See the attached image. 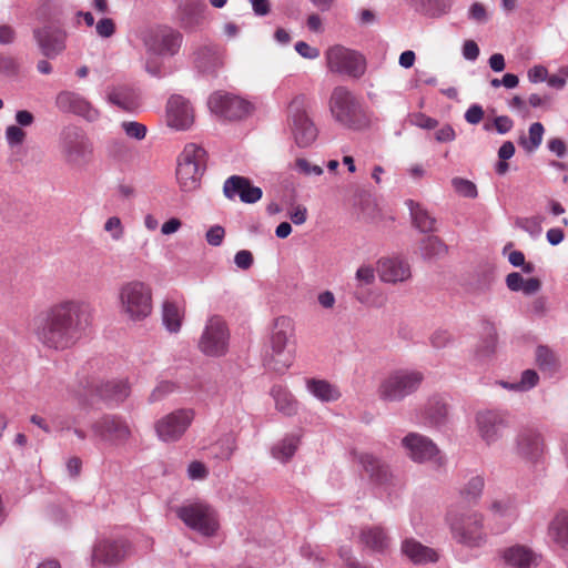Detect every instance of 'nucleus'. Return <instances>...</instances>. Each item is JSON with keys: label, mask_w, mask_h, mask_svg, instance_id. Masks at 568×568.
Listing matches in <instances>:
<instances>
[{"label": "nucleus", "mask_w": 568, "mask_h": 568, "mask_svg": "<svg viewBox=\"0 0 568 568\" xmlns=\"http://www.w3.org/2000/svg\"><path fill=\"white\" fill-rule=\"evenodd\" d=\"M143 43L154 54L174 55L181 47L182 34L170 27L158 26L145 31Z\"/></svg>", "instance_id": "obj_15"}, {"label": "nucleus", "mask_w": 568, "mask_h": 568, "mask_svg": "<svg viewBox=\"0 0 568 568\" xmlns=\"http://www.w3.org/2000/svg\"><path fill=\"white\" fill-rule=\"evenodd\" d=\"M230 332L225 321L217 315L210 317L199 342V347L207 356H222L227 352Z\"/></svg>", "instance_id": "obj_14"}, {"label": "nucleus", "mask_w": 568, "mask_h": 568, "mask_svg": "<svg viewBox=\"0 0 568 568\" xmlns=\"http://www.w3.org/2000/svg\"><path fill=\"white\" fill-rule=\"evenodd\" d=\"M338 556L344 561L345 568H368L361 565L353 556L352 549L347 546H342L338 549Z\"/></svg>", "instance_id": "obj_60"}, {"label": "nucleus", "mask_w": 568, "mask_h": 568, "mask_svg": "<svg viewBox=\"0 0 568 568\" xmlns=\"http://www.w3.org/2000/svg\"><path fill=\"white\" fill-rule=\"evenodd\" d=\"M6 141L11 149L19 148L23 144L27 133L18 125H9L4 132Z\"/></svg>", "instance_id": "obj_51"}, {"label": "nucleus", "mask_w": 568, "mask_h": 568, "mask_svg": "<svg viewBox=\"0 0 568 568\" xmlns=\"http://www.w3.org/2000/svg\"><path fill=\"white\" fill-rule=\"evenodd\" d=\"M183 318L182 307L172 301H165L162 306V321L166 329L171 333H178L181 328Z\"/></svg>", "instance_id": "obj_42"}, {"label": "nucleus", "mask_w": 568, "mask_h": 568, "mask_svg": "<svg viewBox=\"0 0 568 568\" xmlns=\"http://www.w3.org/2000/svg\"><path fill=\"white\" fill-rule=\"evenodd\" d=\"M416 11L427 17H440L447 13L452 7L450 0H410Z\"/></svg>", "instance_id": "obj_41"}, {"label": "nucleus", "mask_w": 568, "mask_h": 568, "mask_svg": "<svg viewBox=\"0 0 568 568\" xmlns=\"http://www.w3.org/2000/svg\"><path fill=\"white\" fill-rule=\"evenodd\" d=\"M545 452L542 436L534 429H524L516 437V453L523 459L537 464Z\"/></svg>", "instance_id": "obj_24"}, {"label": "nucleus", "mask_w": 568, "mask_h": 568, "mask_svg": "<svg viewBox=\"0 0 568 568\" xmlns=\"http://www.w3.org/2000/svg\"><path fill=\"white\" fill-rule=\"evenodd\" d=\"M95 30L99 37L110 38L115 32V24L111 18H102L95 24Z\"/></svg>", "instance_id": "obj_57"}, {"label": "nucleus", "mask_w": 568, "mask_h": 568, "mask_svg": "<svg viewBox=\"0 0 568 568\" xmlns=\"http://www.w3.org/2000/svg\"><path fill=\"white\" fill-rule=\"evenodd\" d=\"M130 552V544L126 539H101L92 549V562L113 566L123 560Z\"/></svg>", "instance_id": "obj_20"}, {"label": "nucleus", "mask_w": 568, "mask_h": 568, "mask_svg": "<svg viewBox=\"0 0 568 568\" xmlns=\"http://www.w3.org/2000/svg\"><path fill=\"white\" fill-rule=\"evenodd\" d=\"M328 106L334 121L344 129L365 131L372 125V116L361 99L344 85L333 89Z\"/></svg>", "instance_id": "obj_2"}, {"label": "nucleus", "mask_w": 568, "mask_h": 568, "mask_svg": "<svg viewBox=\"0 0 568 568\" xmlns=\"http://www.w3.org/2000/svg\"><path fill=\"white\" fill-rule=\"evenodd\" d=\"M402 446L406 455L417 464L432 463L436 468L446 465V457L438 446L427 436L419 433H408L402 439Z\"/></svg>", "instance_id": "obj_12"}, {"label": "nucleus", "mask_w": 568, "mask_h": 568, "mask_svg": "<svg viewBox=\"0 0 568 568\" xmlns=\"http://www.w3.org/2000/svg\"><path fill=\"white\" fill-rule=\"evenodd\" d=\"M176 515L189 528L205 537L214 536L219 528L215 510L203 503L181 506Z\"/></svg>", "instance_id": "obj_13"}, {"label": "nucleus", "mask_w": 568, "mask_h": 568, "mask_svg": "<svg viewBox=\"0 0 568 568\" xmlns=\"http://www.w3.org/2000/svg\"><path fill=\"white\" fill-rule=\"evenodd\" d=\"M516 225L529 233L532 237H537L541 233L540 221L537 217L518 219Z\"/></svg>", "instance_id": "obj_56"}, {"label": "nucleus", "mask_w": 568, "mask_h": 568, "mask_svg": "<svg viewBox=\"0 0 568 568\" xmlns=\"http://www.w3.org/2000/svg\"><path fill=\"white\" fill-rule=\"evenodd\" d=\"M295 51L303 58L314 60L320 57V50L317 48L311 47L308 43L304 41H298L295 43Z\"/></svg>", "instance_id": "obj_61"}, {"label": "nucleus", "mask_w": 568, "mask_h": 568, "mask_svg": "<svg viewBox=\"0 0 568 568\" xmlns=\"http://www.w3.org/2000/svg\"><path fill=\"white\" fill-rule=\"evenodd\" d=\"M481 334L483 336L475 351V355L479 361L489 358L495 353L497 346V331L493 323L483 321Z\"/></svg>", "instance_id": "obj_33"}, {"label": "nucleus", "mask_w": 568, "mask_h": 568, "mask_svg": "<svg viewBox=\"0 0 568 568\" xmlns=\"http://www.w3.org/2000/svg\"><path fill=\"white\" fill-rule=\"evenodd\" d=\"M547 537L557 548L568 551V509L557 511L550 519Z\"/></svg>", "instance_id": "obj_27"}, {"label": "nucleus", "mask_w": 568, "mask_h": 568, "mask_svg": "<svg viewBox=\"0 0 568 568\" xmlns=\"http://www.w3.org/2000/svg\"><path fill=\"white\" fill-rule=\"evenodd\" d=\"M104 231L110 233L113 241H120L124 235V227L118 216H111L105 221Z\"/></svg>", "instance_id": "obj_55"}, {"label": "nucleus", "mask_w": 568, "mask_h": 568, "mask_svg": "<svg viewBox=\"0 0 568 568\" xmlns=\"http://www.w3.org/2000/svg\"><path fill=\"white\" fill-rule=\"evenodd\" d=\"M453 539L467 547L480 548L487 542L483 516L477 511L452 507L446 515Z\"/></svg>", "instance_id": "obj_3"}, {"label": "nucleus", "mask_w": 568, "mask_h": 568, "mask_svg": "<svg viewBox=\"0 0 568 568\" xmlns=\"http://www.w3.org/2000/svg\"><path fill=\"white\" fill-rule=\"evenodd\" d=\"M406 205L409 210L413 223L416 229L423 233L435 231L436 220L422 207V205L413 200H407Z\"/></svg>", "instance_id": "obj_36"}, {"label": "nucleus", "mask_w": 568, "mask_h": 568, "mask_svg": "<svg viewBox=\"0 0 568 568\" xmlns=\"http://www.w3.org/2000/svg\"><path fill=\"white\" fill-rule=\"evenodd\" d=\"M545 133L544 125L540 122L530 124L528 134L529 136H520L519 144L529 153L536 151L541 142Z\"/></svg>", "instance_id": "obj_44"}, {"label": "nucleus", "mask_w": 568, "mask_h": 568, "mask_svg": "<svg viewBox=\"0 0 568 568\" xmlns=\"http://www.w3.org/2000/svg\"><path fill=\"white\" fill-rule=\"evenodd\" d=\"M306 388L321 402H335L341 397L338 388L325 379L310 378L306 381Z\"/></svg>", "instance_id": "obj_35"}, {"label": "nucleus", "mask_w": 568, "mask_h": 568, "mask_svg": "<svg viewBox=\"0 0 568 568\" xmlns=\"http://www.w3.org/2000/svg\"><path fill=\"white\" fill-rule=\"evenodd\" d=\"M298 444L300 436L288 434L272 447V456L281 463H286L294 456Z\"/></svg>", "instance_id": "obj_40"}, {"label": "nucleus", "mask_w": 568, "mask_h": 568, "mask_svg": "<svg viewBox=\"0 0 568 568\" xmlns=\"http://www.w3.org/2000/svg\"><path fill=\"white\" fill-rule=\"evenodd\" d=\"M122 129L129 138L135 140H143L146 135V126L135 121H125L122 123Z\"/></svg>", "instance_id": "obj_54"}, {"label": "nucleus", "mask_w": 568, "mask_h": 568, "mask_svg": "<svg viewBox=\"0 0 568 568\" xmlns=\"http://www.w3.org/2000/svg\"><path fill=\"white\" fill-rule=\"evenodd\" d=\"M254 258L250 251L241 250L234 256L235 265L241 270H248L253 265Z\"/></svg>", "instance_id": "obj_64"}, {"label": "nucleus", "mask_w": 568, "mask_h": 568, "mask_svg": "<svg viewBox=\"0 0 568 568\" xmlns=\"http://www.w3.org/2000/svg\"><path fill=\"white\" fill-rule=\"evenodd\" d=\"M271 395L274 398L275 407L280 413L286 416H293L296 414L297 402L285 387L281 385L273 386Z\"/></svg>", "instance_id": "obj_37"}, {"label": "nucleus", "mask_w": 568, "mask_h": 568, "mask_svg": "<svg viewBox=\"0 0 568 568\" xmlns=\"http://www.w3.org/2000/svg\"><path fill=\"white\" fill-rule=\"evenodd\" d=\"M536 363L542 372H555L558 367V361L555 353L545 345H539L536 348Z\"/></svg>", "instance_id": "obj_46"}, {"label": "nucleus", "mask_w": 568, "mask_h": 568, "mask_svg": "<svg viewBox=\"0 0 568 568\" xmlns=\"http://www.w3.org/2000/svg\"><path fill=\"white\" fill-rule=\"evenodd\" d=\"M327 68L331 72L359 79L366 71V59L356 50L344 45H333L325 52Z\"/></svg>", "instance_id": "obj_10"}, {"label": "nucleus", "mask_w": 568, "mask_h": 568, "mask_svg": "<svg viewBox=\"0 0 568 568\" xmlns=\"http://www.w3.org/2000/svg\"><path fill=\"white\" fill-rule=\"evenodd\" d=\"M464 118L469 124H478L484 118L483 106L479 104H471L465 112Z\"/></svg>", "instance_id": "obj_63"}, {"label": "nucleus", "mask_w": 568, "mask_h": 568, "mask_svg": "<svg viewBox=\"0 0 568 568\" xmlns=\"http://www.w3.org/2000/svg\"><path fill=\"white\" fill-rule=\"evenodd\" d=\"M493 514L499 518L506 519V525L509 526L510 519L514 516V508L508 500H495L490 505Z\"/></svg>", "instance_id": "obj_52"}, {"label": "nucleus", "mask_w": 568, "mask_h": 568, "mask_svg": "<svg viewBox=\"0 0 568 568\" xmlns=\"http://www.w3.org/2000/svg\"><path fill=\"white\" fill-rule=\"evenodd\" d=\"M174 389V384L171 382H161L156 385V387L152 390L150 395V402H159L164 398L166 395L172 393Z\"/></svg>", "instance_id": "obj_59"}, {"label": "nucleus", "mask_w": 568, "mask_h": 568, "mask_svg": "<svg viewBox=\"0 0 568 568\" xmlns=\"http://www.w3.org/2000/svg\"><path fill=\"white\" fill-rule=\"evenodd\" d=\"M427 414L433 423L439 424L446 417L447 407L440 400L434 399L428 403Z\"/></svg>", "instance_id": "obj_53"}, {"label": "nucleus", "mask_w": 568, "mask_h": 568, "mask_svg": "<svg viewBox=\"0 0 568 568\" xmlns=\"http://www.w3.org/2000/svg\"><path fill=\"white\" fill-rule=\"evenodd\" d=\"M194 418L192 409L174 410L155 423V432L160 440L172 443L179 440Z\"/></svg>", "instance_id": "obj_17"}, {"label": "nucleus", "mask_w": 568, "mask_h": 568, "mask_svg": "<svg viewBox=\"0 0 568 568\" xmlns=\"http://www.w3.org/2000/svg\"><path fill=\"white\" fill-rule=\"evenodd\" d=\"M91 305L79 298H64L34 316L32 331L47 349L62 352L84 338L92 325Z\"/></svg>", "instance_id": "obj_1"}, {"label": "nucleus", "mask_w": 568, "mask_h": 568, "mask_svg": "<svg viewBox=\"0 0 568 568\" xmlns=\"http://www.w3.org/2000/svg\"><path fill=\"white\" fill-rule=\"evenodd\" d=\"M225 230L221 225L211 226L205 234L207 243L212 246H220L223 242Z\"/></svg>", "instance_id": "obj_58"}, {"label": "nucleus", "mask_w": 568, "mask_h": 568, "mask_svg": "<svg viewBox=\"0 0 568 568\" xmlns=\"http://www.w3.org/2000/svg\"><path fill=\"white\" fill-rule=\"evenodd\" d=\"M355 280L357 282L355 297L361 302L365 303L366 297L362 293V287L365 285H371L375 282V270L371 265H362L357 268L355 274Z\"/></svg>", "instance_id": "obj_45"}, {"label": "nucleus", "mask_w": 568, "mask_h": 568, "mask_svg": "<svg viewBox=\"0 0 568 568\" xmlns=\"http://www.w3.org/2000/svg\"><path fill=\"white\" fill-rule=\"evenodd\" d=\"M293 332L294 326L290 317L280 316L275 320L271 336L272 353L265 363L270 369L276 373H284L292 366L294 353L287 348V343Z\"/></svg>", "instance_id": "obj_7"}, {"label": "nucleus", "mask_w": 568, "mask_h": 568, "mask_svg": "<svg viewBox=\"0 0 568 568\" xmlns=\"http://www.w3.org/2000/svg\"><path fill=\"white\" fill-rule=\"evenodd\" d=\"M539 381V376L536 371L534 369H526L521 373L520 381L517 383H503V386L513 389V390H519V392H527L531 388H534Z\"/></svg>", "instance_id": "obj_48"}, {"label": "nucleus", "mask_w": 568, "mask_h": 568, "mask_svg": "<svg viewBox=\"0 0 568 568\" xmlns=\"http://www.w3.org/2000/svg\"><path fill=\"white\" fill-rule=\"evenodd\" d=\"M484 486V478L479 475H474L460 489V497L467 504H476L479 497L481 496Z\"/></svg>", "instance_id": "obj_43"}, {"label": "nucleus", "mask_w": 568, "mask_h": 568, "mask_svg": "<svg viewBox=\"0 0 568 568\" xmlns=\"http://www.w3.org/2000/svg\"><path fill=\"white\" fill-rule=\"evenodd\" d=\"M308 108L310 101L305 94L294 97L288 104V124L300 148L310 146L317 138V129L308 115Z\"/></svg>", "instance_id": "obj_9"}, {"label": "nucleus", "mask_w": 568, "mask_h": 568, "mask_svg": "<svg viewBox=\"0 0 568 568\" xmlns=\"http://www.w3.org/2000/svg\"><path fill=\"white\" fill-rule=\"evenodd\" d=\"M168 123L178 130H186L193 123V109L182 95H172L166 105Z\"/></svg>", "instance_id": "obj_25"}, {"label": "nucleus", "mask_w": 568, "mask_h": 568, "mask_svg": "<svg viewBox=\"0 0 568 568\" xmlns=\"http://www.w3.org/2000/svg\"><path fill=\"white\" fill-rule=\"evenodd\" d=\"M501 557L505 564L513 568H531V566L537 565L538 560L537 554L523 545L506 548Z\"/></svg>", "instance_id": "obj_28"}, {"label": "nucleus", "mask_w": 568, "mask_h": 568, "mask_svg": "<svg viewBox=\"0 0 568 568\" xmlns=\"http://www.w3.org/2000/svg\"><path fill=\"white\" fill-rule=\"evenodd\" d=\"M365 471L377 484H385L390 476L388 466L372 454H361L358 457Z\"/></svg>", "instance_id": "obj_34"}, {"label": "nucleus", "mask_w": 568, "mask_h": 568, "mask_svg": "<svg viewBox=\"0 0 568 568\" xmlns=\"http://www.w3.org/2000/svg\"><path fill=\"white\" fill-rule=\"evenodd\" d=\"M206 4L201 0H182L179 6V19L185 29H193L204 19Z\"/></svg>", "instance_id": "obj_29"}, {"label": "nucleus", "mask_w": 568, "mask_h": 568, "mask_svg": "<svg viewBox=\"0 0 568 568\" xmlns=\"http://www.w3.org/2000/svg\"><path fill=\"white\" fill-rule=\"evenodd\" d=\"M81 389H73L70 393L79 399L85 398L89 395H97L101 399L120 404L130 395V386L126 381H108L104 383H97L95 381H87Z\"/></svg>", "instance_id": "obj_16"}, {"label": "nucleus", "mask_w": 568, "mask_h": 568, "mask_svg": "<svg viewBox=\"0 0 568 568\" xmlns=\"http://www.w3.org/2000/svg\"><path fill=\"white\" fill-rule=\"evenodd\" d=\"M547 148L549 152H551L559 159L565 158L568 152L565 141L559 138H552L548 140Z\"/></svg>", "instance_id": "obj_62"}, {"label": "nucleus", "mask_w": 568, "mask_h": 568, "mask_svg": "<svg viewBox=\"0 0 568 568\" xmlns=\"http://www.w3.org/2000/svg\"><path fill=\"white\" fill-rule=\"evenodd\" d=\"M59 150L65 163L83 168L92 159L93 143L82 128L69 124L59 133Z\"/></svg>", "instance_id": "obj_6"}, {"label": "nucleus", "mask_w": 568, "mask_h": 568, "mask_svg": "<svg viewBox=\"0 0 568 568\" xmlns=\"http://www.w3.org/2000/svg\"><path fill=\"white\" fill-rule=\"evenodd\" d=\"M207 105L211 112L227 120H240L251 111L250 102L234 94L220 91L210 95Z\"/></svg>", "instance_id": "obj_18"}, {"label": "nucleus", "mask_w": 568, "mask_h": 568, "mask_svg": "<svg viewBox=\"0 0 568 568\" xmlns=\"http://www.w3.org/2000/svg\"><path fill=\"white\" fill-rule=\"evenodd\" d=\"M223 194L227 200H235L236 196L243 203L253 204L262 199L263 191L254 186L248 178L232 175L224 181Z\"/></svg>", "instance_id": "obj_23"}, {"label": "nucleus", "mask_w": 568, "mask_h": 568, "mask_svg": "<svg viewBox=\"0 0 568 568\" xmlns=\"http://www.w3.org/2000/svg\"><path fill=\"white\" fill-rule=\"evenodd\" d=\"M359 540L366 548L376 552H383L389 546V538L379 526L362 528Z\"/></svg>", "instance_id": "obj_32"}, {"label": "nucleus", "mask_w": 568, "mask_h": 568, "mask_svg": "<svg viewBox=\"0 0 568 568\" xmlns=\"http://www.w3.org/2000/svg\"><path fill=\"white\" fill-rule=\"evenodd\" d=\"M195 64L201 72L210 73L222 64V58L214 47H204L196 52Z\"/></svg>", "instance_id": "obj_39"}, {"label": "nucleus", "mask_w": 568, "mask_h": 568, "mask_svg": "<svg viewBox=\"0 0 568 568\" xmlns=\"http://www.w3.org/2000/svg\"><path fill=\"white\" fill-rule=\"evenodd\" d=\"M206 170V151L195 144L187 143L178 158L176 181L181 191L192 192L200 187Z\"/></svg>", "instance_id": "obj_5"}, {"label": "nucleus", "mask_w": 568, "mask_h": 568, "mask_svg": "<svg viewBox=\"0 0 568 568\" xmlns=\"http://www.w3.org/2000/svg\"><path fill=\"white\" fill-rule=\"evenodd\" d=\"M118 300L120 313L132 322L144 321L152 313V290L142 281L122 284Z\"/></svg>", "instance_id": "obj_4"}, {"label": "nucleus", "mask_w": 568, "mask_h": 568, "mask_svg": "<svg viewBox=\"0 0 568 568\" xmlns=\"http://www.w3.org/2000/svg\"><path fill=\"white\" fill-rule=\"evenodd\" d=\"M236 448L235 439L232 435H225L220 438L212 447L211 452L215 458L227 460L232 457Z\"/></svg>", "instance_id": "obj_47"}, {"label": "nucleus", "mask_w": 568, "mask_h": 568, "mask_svg": "<svg viewBox=\"0 0 568 568\" xmlns=\"http://www.w3.org/2000/svg\"><path fill=\"white\" fill-rule=\"evenodd\" d=\"M55 106L63 113H71L82 116L88 121L99 119V111L80 93L73 91H61L55 97Z\"/></svg>", "instance_id": "obj_21"}, {"label": "nucleus", "mask_w": 568, "mask_h": 568, "mask_svg": "<svg viewBox=\"0 0 568 568\" xmlns=\"http://www.w3.org/2000/svg\"><path fill=\"white\" fill-rule=\"evenodd\" d=\"M93 436L110 446H124L132 437L128 420L115 414H104L91 425Z\"/></svg>", "instance_id": "obj_11"}, {"label": "nucleus", "mask_w": 568, "mask_h": 568, "mask_svg": "<svg viewBox=\"0 0 568 568\" xmlns=\"http://www.w3.org/2000/svg\"><path fill=\"white\" fill-rule=\"evenodd\" d=\"M0 73L7 78H17L20 73V63L14 57L0 54Z\"/></svg>", "instance_id": "obj_49"}, {"label": "nucleus", "mask_w": 568, "mask_h": 568, "mask_svg": "<svg viewBox=\"0 0 568 568\" xmlns=\"http://www.w3.org/2000/svg\"><path fill=\"white\" fill-rule=\"evenodd\" d=\"M452 185L458 194L465 197L475 199L478 194L476 185L469 180L463 178H454L452 180Z\"/></svg>", "instance_id": "obj_50"}, {"label": "nucleus", "mask_w": 568, "mask_h": 568, "mask_svg": "<svg viewBox=\"0 0 568 568\" xmlns=\"http://www.w3.org/2000/svg\"><path fill=\"white\" fill-rule=\"evenodd\" d=\"M377 272L382 282L392 284L405 282L412 276L409 264L398 257L381 258Z\"/></svg>", "instance_id": "obj_26"}, {"label": "nucleus", "mask_w": 568, "mask_h": 568, "mask_svg": "<svg viewBox=\"0 0 568 568\" xmlns=\"http://www.w3.org/2000/svg\"><path fill=\"white\" fill-rule=\"evenodd\" d=\"M475 420L477 432L487 445H493L498 442L508 427L506 415L499 410H479L476 414Z\"/></svg>", "instance_id": "obj_19"}, {"label": "nucleus", "mask_w": 568, "mask_h": 568, "mask_svg": "<svg viewBox=\"0 0 568 568\" xmlns=\"http://www.w3.org/2000/svg\"><path fill=\"white\" fill-rule=\"evenodd\" d=\"M106 100L118 108L132 112L139 105V97L134 89L128 85L108 88Z\"/></svg>", "instance_id": "obj_30"}, {"label": "nucleus", "mask_w": 568, "mask_h": 568, "mask_svg": "<svg viewBox=\"0 0 568 568\" xmlns=\"http://www.w3.org/2000/svg\"><path fill=\"white\" fill-rule=\"evenodd\" d=\"M33 38L48 59H54L65 49L67 32L60 28L44 26L33 30Z\"/></svg>", "instance_id": "obj_22"}, {"label": "nucleus", "mask_w": 568, "mask_h": 568, "mask_svg": "<svg viewBox=\"0 0 568 568\" xmlns=\"http://www.w3.org/2000/svg\"><path fill=\"white\" fill-rule=\"evenodd\" d=\"M419 251L423 260L434 261L444 257L448 246L439 237L430 235L422 240Z\"/></svg>", "instance_id": "obj_38"}, {"label": "nucleus", "mask_w": 568, "mask_h": 568, "mask_svg": "<svg viewBox=\"0 0 568 568\" xmlns=\"http://www.w3.org/2000/svg\"><path fill=\"white\" fill-rule=\"evenodd\" d=\"M402 552L414 564H427L438 560V555L433 548L424 546L414 538L403 540Z\"/></svg>", "instance_id": "obj_31"}, {"label": "nucleus", "mask_w": 568, "mask_h": 568, "mask_svg": "<svg viewBox=\"0 0 568 568\" xmlns=\"http://www.w3.org/2000/svg\"><path fill=\"white\" fill-rule=\"evenodd\" d=\"M424 374L416 369H396L383 379L378 387L379 398L385 402H400L417 392Z\"/></svg>", "instance_id": "obj_8"}]
</instances>
